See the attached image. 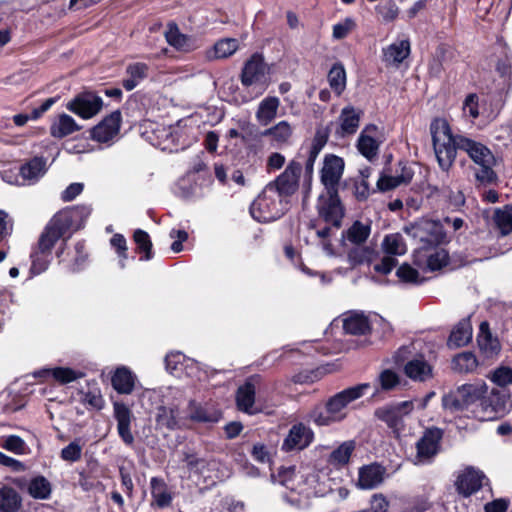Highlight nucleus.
Listing matches in <instances>:
<instances>
[{"instance_id":"nucleus-20","label":"nucleus","mask_w":512,"mask_h":512,"mask_svg":"<svg viewBox=\"0 0 512 512\" xmlns=\"http://www.w3.org/2000/svg\"><path fill=\"white\" fill-rule=\"evenodd\" d=\"M362 111L351 105L344 107L338 117L339 127L336 134L343 138L356 133L359 128Z\"/></svg>"},{"instance_id":"nucleus-11","label":"nucleus","mask_w":512,"mask_h":512,"mask_svg":"<svg viewBox=\"0 0 512 512\" xmlns=\"http://www.w3.org/2000/svg\"><path fill=\"white\" fill-rule=\"evenodd\" d=\"M413 409V401H403L378 408L375 411V416L394 431H399L404 427V417L409 415Z\"/></svg>"},{"instance_id":"nucleus-55","label":"nucleus","mask_w":512,"mask_h":512,"mask_svg":"<svg viewBox=\"0 0 512 512\" xmlns=\"http://www.w3.org/2000/svg\"><path fill=\"white\" fill-rule=\"evenodd\" d=\"M494 221L502 235H508L512 231V209L505 207L495 212Z\"/></svg>"},{"instance_id":"nucleus-33","label":"nucleus","mask_w":512,"mask_h":512,"mask_svg":"<svg viewBox=\"0 0 512 512\" xmlns=\"http://www.w3.org/2000/svg\"><path fill=\"white\" fill-rule=\"evenodd\" d=\"M280 105L279 98L275 96L266 97L263 99L257 109L256 118L261 125H268L277 115V110Z\"/></svg>"},{"instance_id":"nucleus-15","label":"nucleus","mask_w":512,"mask_h":512,"mask_svg":"<svg viewBox=\"0 0 512 512\" xmlns=\"http://www.w3.org/2000/svg\"><path fill=\"white\" fill-rule=\"evenodd\" d=\"M378 134V128L375 125L370 124L364 127L358 137L356 144L357 149L360 154L369 161H373L378 156L380 147Z\"/></svg>"},{"instance_id":"nucleus-59","label":"nucleus","mask_w":512,"mask_h":512,"mask_svg":"<svg viewBox=\"0 0 512 512\" xmlns=\"http://www.w3.org/2000/svg\"><path fill=\"white\" fill-rule=\"evenodd\" d=\"M300 471L296 472L294 467L283 468L279 471L278 480L282 485L292 490L298 489Z\"/></svg>"},{"instance_id":"nucleus-3","label":"nucleus","mask_w":512,"mask_h":512,"mask_svg":"<svg viewBox=\"0 0 512 512\" xmlns=\"http://www.w3.org/2000/svg\"><path fill=\"white\" fill-rule=\"evenodd\" d=\"M90 212L91 209L85 206L59 211L50 219L43 232L40 234L36 248L39 249L40 252L51 254L52 248L71 228L74 219L79 215L88 216Z\"/></svg>"},{"instance_id":"nucleus-36","label":"nucleus","mask_w":512,"mask_h":512,"mask_svg":"<svg viewBox=\"0 0 512 512\" xmlns=\"http://www.w3.org/2000/svg\"><path fill=\"white\" fill-rule=\"evenodd\" d=\"M381 250L392 257L402 256L407 252V245L400 233H391L384 236Z\"/></svg>"},{"instance_id":"nucleus-61","label":"nucleus","mask_w":512,"mask_h":512,"mask_svg":"<svg viewBox=\"0 0 512 512\" xmlns=\"http://www.w3.org/2000/svg\"><path fill=\"white\" fill-rule=\"evenodd\" d=\"M82 447L78 441H73L61 450V458L64 461L76 462L81 458Z\"/></svg>"},{"instance_id":"nucleus-64","label":"nucleus","mask_w":512,"mask_h":512,"mask_svg":"<svg viewBox=\"0 0 512 512\" xmlns=\"http://www.w3.org/2000/svg\"><path fill=\"white\" fill-rule=\"evenodd\" d=\"M354 28H355L354 20L351 18H346L343 22L337 23L333 26V37L338 40L343 39Z\"/></svg>"},{"instance_id":"nucleus-47","label":"nucleus","mask_w":512,"mask_h":512,"mask_svg":"<svg viewBox=\"0 0 512 512\" xmlns=\"http://www.w3.org/2000/svg\"><path fill=\"white\" fill-rule=\"evenodd\" d=\"M239 48V42L235 38H224L217 41L213 47V56L210 58L225 59L232 56Z\"/></svg>"},{"instance_id":"nucleus-31","label":"nucleus","mask_w":512,"mask_h":512,"mask_svg":"<svg viewBox=\"0 0 512 512\" xmlns=\"http://www.w3.org/2000/svg\"><path fill=\"white\" fill-rule=\"evenodd\" d=\"M80 126L68 114H60L51 124L50 134L55 138H64L80 130Z\"/></svg>"},{"instance_id":"nucleus-40","label":"nucleus","mask_w":512,"mask_h":512,"mask_svg":"<svg viewBox=\"0 0 512 512\" xmlns=\"http://www.w3.org/2000/svg\"><path fill=\"white\" fill-rule=\"evenodd\" d=\"M413 173L410 169L402 167L401 173L396 176L384 175L377 181V186L381 191L394 189L401 184H406L411 181Z\"/></svg>"},{"instance_id":"nucleus-14","label":"nucleus","mask_w":512,"mask_h":512,"mask_svg":"<svg viewBox=\"0 0 512 512\" xmlns=\"http://www.w3.org/2000/svg\"><path fill=\"white\" fill-rule=\"evenodd\" d=\"M300 171V165L291 163L275 181L269 183L266 187H272L281 198L288 201V197L297 190Z\"/></svg>"},{"instance_id":"nucleus-28","label":"nucleus","mask_w":512,"mask_h":512,"mask_svg":"<svg viewBox=\"0 0 512 512\" xmlns=\"http://www.w3.org/2000/svg\"><path fill=\"white\" fill-rule=\"evenodd\" d=\"M460 390L459 396L465 400L467 407L479 404L484 394L487 393L488 385L484 381L474 383H466L458 387Z\"/></svg>"},{"instance_id":"nucleus-48","label":"nucleus","mask_w":512,"mask_h":512,"mask_svg":"<svg viewBox=\"0 0 512 512\" xmlns=\"http://www.w3.org/2000/svg\"><path fill=\"white\" fill-rule=\"evenodd\" d=\"M370 232V225L364 224L360 221H355L345 232V237L349 242L356 245H361L367 240Z\"/></svg>"},{"instance_id":"nucleus-49","label":"nucleus","mask_w":512,"mask_h":512,"mask_svg":"<svg viewBox=\"0 0 512 512\" xmlns=\"http://www.w3.org/2000/svg\"><path fill=\"white\" fill-rule=\"evenodd\" d=\"M494 165L495 158L493 161H488L487 163H481L477 165L474 176L478 185L487 186L496 182L497 174L493 170Z\"/></svg>"},{"instance_id":"nucleus-58","label":"nucleus","mask_w":512,"mask_h":512,"mask_svg":"<svg viewBox=\"0 0 512 512\" xmlns=\"http://www.w3.org/2000/svg\"><path fill=\"white\" fill-rule=\"evenodd\" d=\"M396 275L404 283L420 284L423 281L420 278L419 272L407 263L402 264L397 269Z\"/></svg>"},{"instance_id":"nucleus-62","label":"nucleus","mask_w":512,"mask_h":512,"mask_svg":"<svg viewBox=\"0 0 512 512\" xmlns=\"http://www.w3.org/2000/svg\"><path fill=\"white\" fill-rule=\"evenodd\" d=\"M379 382L382 389L391 390L399 384L400 379L396 372L386 369L379 375Z\"/></svg>"},{"instance_id":"nucleus-12","label":"nucleus","mask_w":512,"mask_h":512,"mask_svg":"<svg viewBox=\"0 0 512 512\" xmlns=\"http://www.w3.org/2000/svg\"><path fill=\"white\" fill-rule=\"evenodd\" d=\"M442 431L439 428L427 429L416 443V463L426 464L438 453Z\"/></svg>"},{"instance_id":"nucleus-21","label":"nucleus","mask_w":512,"mask_h":512,"mask_svg":"<svg viewBox=\"0 0 512 512\" xmlns=\"http://www.w3.org/2000/svg\"><path fill=\"white\" fill-rule=\"evenodd\" d=\"M297 490L306 497L322 495L324 489L320 483V472L313 468L301 470Z\"/></svg>"},{"instance_id":"nucleus-2","label":"nucleus","mask_w":512,"mask_h":512,"mask_svg":"<svg viewBox=\"0 0 512 512\" xmlns=\"http://www.w3.org/2000/svg\"><path fill=\"white\" fill-rule=\"evenodd\" d=\"M434 153L440 169L448 172L456 159L461 136L454 137L449 123L444 118H435L430 124Z\"/></svg>"},{"instance_id":"nucleus-29","label":"nucleus","mask_w":512,"mask_h":512,"mask_svg":"<svg viewBox=\"0 0 512 512\" xmlns=\"http://www.w3.org/2000/svg\"><path fill=\"white\" fill-rule=\"evenodd\" d=\"M472 339V326L469 319H462L451 331L447 345L459 348L467 345Z\"/></svg>"},{"instance_id":"nucleus-27","label":"nucleus","mask_w":512,"mask_h":512,"mask_svg":"<svg viewBox=\"0 0 512 512\" xmlns=\"http://www.w3.org/2000/svg\"><path fill=\"white\" fill-rule=\"evenodd\" d=\"M178 409L174 407L159 406L155 411L156 427L159 429L175 430L182 427L178 417Z\"/></svg>"},{"instance_id":"nucleus-38","label":"nucleus","mask_w":512,"mask_h":512,"mask_svg":"<svg viewBox=\"0 0 512 512\" xmlns=\"http://www.w3.org/2000/svg\"><path fill=\"white\" fill-rule=\"evenodd\" d=\"M20 506L21 497L14 488H0V512H17Z\"/></svg>"},{"instance_id":"nucleus-46","label":"nucleus","mask_w":512,"mask_h":512,"mask_svg":"<svg viewBox=\"0 0 512 512\" xmlns=\"http://www.w3.org/2000/svg\"><path fill=\"white\" fill-rule=\"evenodd\" d=\"M478 366L476 356L471 352H462L452 360V368L459 373L473 372Z\"/></svg>"},{"instance_id":"nucleus-22","label":"nucleus","mask_w":512,"mask_h":512,"mask_svg":"<svg viewBox=\"0 0 512 512\" xmlns=\"http://www.w3.org/2000/svg\"><path fill=\"white\" fill-rule=\"evenodd\" d=\"M458 148L465 151L476 165L494 159L492 152L485 145L466 137L459 138Z\"/></svg>"},{"instance_id":"nucleus-63","label":"nucleus","mask_w":512,"mask_h":512,"mask_svg":"<svg viewBox=\"0 0 512 512\" xmlns=\"http://www.w3.org/2000/svg\"><path fill=\"white\" fill-rule=\"evenodd\" d=\"M184 360V356L177 353H170L165 358L166 369L176 376H179V372L182 370V361Z\"/></svg>"},{"instance_id":"nucleus-13","label":"nucleus","mask_w":512,"mask_h":512,"mask_svg":"<svg viewBox=\"0 0 512 512\" xmlns=\"http://www.w3.org/2000/svg\"><path fill=\"white\" fill-rule=\"evenodd\" d=\"M314 440L313 430L303 424L296 423L289 429L283 440L281 449L284 452L300 451L306 449Z\"/></svg>"},{"instance_id":"nucleus-5","label":"nucleus","mask_w":512,"mask_h":512,"mask_svg":"<svg viewBox=\"0 0 512 512\" xmlns=\"http://www.w3.org/2000/svg\"><path fill=\"white\" fill-rule=\"evenodd\" d=\"M288 209V201L281 198L272 187H265L250 207L252 217L259 222L280 218Z\"/></svg>"},{"instance_id":"nucleus-35","label":"nucleus","mask_w":512,"mask_h":512,"mask_svg":"<svg viewBox=\"0 0 512 512\" xmlns=\"http://www.w3.org/2000/svg\"><path fill=\"white\" fill-rule=\"evenodd\" d=\"M46 172V161L42 157H35L20 168L23 180L34 183Z\"/></svg>"},{"instance_id":"nucleus-19","label":"nucleus","mask_w":512,"mask_h":512,"mask_svg":"<svg viewBox=\"0 0 512 512\" xmlns=\"http://www.w3.org/2000/svg\"><path fill=\"white\" fill-rule=\"evenodd\" d=\"M114 417L117 421V431L120 438L127 445L134 443V436L131 432V421L133 414L131 410L123 403H114Z\"/></svg>"},{"instance_id":"nucleus-39","label":"nucleus","mask_w":512,"mask_h":512,"mask_svg":"<svg viewBox=\"0 0 512 512\" xmlns=\"http://www.w3.org/2000/svg\"><path fill=\"white\" fill-rule=\"evenodd\" d=\"M343 328L346 333L363 335L370 331L368 318L362 314H352L343 320Z\"/></svg>"},{"instance_id":"nucleus-51","label":"nucleus","mask_w":512,"mask_h":512,"mask_svg":"<svg viewBox=\"0 0 512 512\" xmlns=\"http://www.w3.org/2000/svg\"><path fill=\"white\" fill-rule=\"evenodd\" d=\"M189 418L196 422H217L219 415L216 412H208L204 407L190 402Z\"/></svg>"},{"instance_id":"nucleus-9","label":"nucleus","mask_w":512,"mask_h":512,"mask_svg":"<svg viewBox=\"0 0 512 512\" xmlns=\"http://www.w3.org/2000/svg\"><path fill=\"white\" fill-rule=\"evenodd\" d=\"M505 402V396L498 389H488L481 402L476 405L474 413L483 421L497 419L505 412Z\"/></svg>"},{"instance_id":"nucleus-30","label":"nucleus","mask_w":512,"mask_h":512,"mask_svg":"<svg viewBox=\"0 0 512 512\" xmlns=\"http://www.w3.org/2000/svg\"><path fill=\"white\" fill-rule=\"evenodd\" d=\"M477 342L480 349L488 356L498 354L501 349L499 340L493 337L489 329V323L486 321L480 324Z\"/></svg>"},{"instance_id":"nucleus-1","label":"nucleus","mask_w":512,"mask_h":512,"mask_svg":"<svg viewBox=\"0 0 512 512\" xmlns=\"http://www.w3.org/2000/svg\"><path fill=\"white\" fill-rule=\"evenodd\" d=\"M369 384H359L344 389L327 401L325 408H315L309 414V419L318 426H328L340 422L346 417V407L352 401L362 397Z\"/></svg>"},{"instance_id":"nucleus-16","label":"nucleus","mask_w":512,"mask_h":512,"mask_svg":"<svg viewBox=\"0 0 512 512\" xmlns=\"http://www.w3.org/2000/svg\"><path fill=\"white\" fill-rule=\"evenodd\" d=\"M121 113L114 111L91 130V138L100 143L112 140L120 129Z\"/></svg>"},{"instance_id":"nucleus-4","label":"nucleus","mask_w":512,"mask_h":512,"mask_svg":"<svg viewBox=\"0 0 512 512\" xmlns=\"http://www.w3.org/2000/svg\"><path fill=\"white\" fill-rule=\"evenodd\" d=\"M242 85L250 89L253 96L250 99L261 96L270 84V66L264 57L254 53L243 65L240 74Z\"/></svg>"},{"instance_id":"nucleus-42","label":"nucleus","mask_w":512,"mask_h":512,"mask_svg":"<svg viewBox=\"0 0 512 512\" xmlns=\"http://www.w3.org/2000/svg\"><path fill=\"white\" fill-rule=\"evenodd\" d=\"M377 251L370 246H360L351 249L348 252V261L352 266L361 265L364 263H371L376 256Z\"/></svg>"},{"instance_id":"nucleus-24","label":"nucleus","mask_w":512,"mask_h":512,"mask_svg":"<svg viewBox=\"0 0 512 512\" xmlns=\"http://www.w3.org/2000/svg\"><path fill=\"white\" fill-rule=\"evenodd\" d=\"M164 35L168 44L179 51L189 52L197 47L195 39L181 33L179 27L174 22L168 23Z\"/></svg>"},{"instance_id":"nucleus-41","label":"nucleus","mask_w":512,"mask_h":512,"mask_svg":"<svg viewBox=\"0 0 512 512\" xmlns=\"http://www.w3.org/2000/svg\"><path fill=\"white\" fill-rule=\"evenodd\" d=\"M151 495L159 508L168 507L171 504L172 496L169 493L165 482L161 479H151Z\"/></svg>"},{"instance_id":"nucleus-44","label":"nucleus","mask_w":512,"mask_h":512,"mask_svg":"<svg viewBox=\"0 0 512 512\" xmlns=\"http://www.w3.org/2000/svg\"><path fill=\"white\" fill-rule=\"evenodd\" d=\"M328 135L323 130H318L313 138L310 150H309V156L305 164L306 171L308 173H312L313 166L316 161V158L318 157L320 151L323 149L325 144L327 143Z\"/></svg>"},{"instance_id":"nucleus-50","label":"nucleus","mask_w":512,"mask_h":512,"mask_svg":"<svg viewBox=\"0 0 512 512\" xmlns=\"http://www.w3.org/2000/svg\"><path fill=\"white\" fill-rule=\"evenodd\" d=\"M460 390L457 387L456 390L449 392L442 398V406L445 410L450 412H460L467 409L465 400L459 396Z\"/></svg>"},{"instance_id":"nucleus-18","label":"nucleus","mask_w":512,"mask_h":512,"mask_svg":"<svg viewBox=\"0 0 512 512\" xmlns=\"http://www.w3.org/2000/svg\"><path fill=\"white\" fill-rule=\"evenodd\" d=\"M484 479L485 475L481 471L468 467L458 475L456 489L461 495L468 497L482 487Z\"/></svg>"},{"instance_id":"nucleus-56","label":"nucleus","mask_w":512,"mask_h":512,"mask_svg":"<svg viewBox=\"0 0 512 512\" xmlns=\"http://www.w3.org/2000/svg\"><path fill=\"white\" fill-rule=\"evenodd\" d=\"M449 262L448 252L444 249H437L427 255L426 265L431 271H436L446 266Z\"/></svg>"},{"instance_id":"nucleus-6","label":"nucleus","mask_w":512,"mask_h":512,"mask_svg":"<svg viewBox=\"0 0 512 512\" xmlns=\"http://www.w3.org/2000/svg\"><path fill=\"white\" fill-rule=\"evenodd\" d=\"M404 230L413 238L426 244L437 245L449 241L442 223L436 220L422 218L406 226Z\"/></svg>"},{"instance_id":"nucleus-17","label":"nucleus","mask_w":512,"mask_h":512,"mask_svg":"<svg viewBox=\"0 0 512 512\" xmlns=\"http://www.w3.org/2000/svg\"><path fill=\"white\" fill-rule=\"evenodd\" d=\"M261 377L253 375L249 377L243 385H241L236 393V403L239 410L253 414V405L255 402L256 389L260 387Z\"/></svg>"},{"instance_id":"nucleus-37","label":"nucleus","mask_w":512,"mask_h":512,"mask_svg":"<svg viewBox=\"0 0 512 512\" xmlns=\"http://www.w3.org/2000/svg\"><path fill=\"white\" fill-rule=\"evenodd\" d=\"M355 449L354 441H345L331 452L328 463L340 468L349 463L350 457Z\"/></svg>"},{"instance_id":"nucleus-10","label":"nucleus","mask_w":512,"mask_h":512,"mask_svg":"<svg viewBox=\"0 0 512 512\" xmlns=\"http://www.w3.org/2000/svg\"><path fill=\"white\" fill-rule=\"evenodd\" d=\"M103 107V100L97 94L85 91L72 100H70L66 108L72 113L80 116L83 119H89L98 114Z\"/></svg>"},{"instance_id":"nucleus-25","label":"nucleus","mask_w":512,"mask_h":512,"mask_svg":"<svg viewBox=\"0 0 512 512\" xmlns=\"http://www.w3.org/2000/svg\"><path fill=\"white\" fill-rule=\"evenodd\" d=\"M403 370L408 378L416 382H425L433 376L432 366L422 356L407 361Z\"/></svg>"},{"instance_id":"nucleus-54","label":"nucleus","mask_w":512,"mask_h":512,"mask_svg":"<svg viewBox=\"0 0 512 512\" xmlns=\"http://www.w3.org/2000/svg\"><path fill=\"white\" fill-rule=\"evenodd\" d=\"M292 134V128L287 121H280L275 126L265 130L264 136H272L276 141L285 142Z\"/></svg>"},{"instance_id":"nucleus-43","label":"nucleus","mask_w":512,"mask_h":512,"mask_svg":"<svg viewBox=\"0 0 512 512\" xmlns=\"http://www.w3.org/2000/svg\"><path fill=\"white\" fill-rule=\"evenodd\" d=\"M42 374L51 375L60 384H68L84 376L82 372L73 370L69 367L45 369L39 372V375Z\"/></svg>"},{"instance_id":"nucleus-8","label":"nucleus","mask_w":512,"mask_h":512,"mask_svg":"<svg viewBox=\"0 0 512 512\" xmlns=\"http://www.w3.org/2000/svg\"><path fill=\"white\" fill-rule=\"evenodd\" d=\"M344 168L345 162L343 158L334 154L325 155L320 171V182L324 187V191H327V193L339 192Z\"/></svg>"},{"instance_id":"nucleus-52","label":"nucleus","mask_w":512,"mask_h":512,"mask_svg":"<svg viewBox=\"0 0 512 512\" xmlns=\"http://www.w3.org/2000/svg\"><path fill=\"white\" fill-rule=\"evenodd\" d=\"M487 377L498 387H506L512 384V369L507 366H499L491 371Z\"/></svg>"},{"instance_id":"nucleus-57","label":"nucleus","mask_w":512,"mask_h":512,"mask_svg":"<svg viewBox=\"0 0 512 512\" xmlns=\"http://www.w3.org/2000/svg\"><path fill=\"white\" fill-rule=\"evenodd\" d=\"M50 256L51 254H48L46 252H40L39 249L35 248V250L31 254V271L34 274H40L44 272L50 264Z\"/></svg>"},{"instance_id":"nucleus-34","label":"nucleus","mask_w":512,"mask_h":512,"mask_svg":"<svg viewBox=\"0 0 512 512\" xmlns=\"http://www.w3.org/2000/svg\"><path fill=\"white\" fill-rule=\"evenodd\" d=\"M148 66L145 63L137 62L127 66V78L123 79L122 85L127 91L133 90L142 80L148 76Z\"/></svg>"},{"instance_id":"nucleus-32","label":"nucleus","mask_w":512,"mask_h":512,"mask_svg":"<svg viewBox=\"0 0 512 512\" xmlns=\"http://www.w3.org/2000/svg\"><path fill=\"white\" fill-rule=\"evenodd\" d=\"M113 388L121 394H130L134 389L135 376L126 367L117 368L112 376Z\"/></svg>"},{"instance_id":"nucleus-23","label":"nucleus","mask_w":512,"mask_h":512,"mask_svg":"<svg viewBox=\"0 0 512 512\" xmlns=\"http://www.w3.org/2000/svg\"><path fill=\"white\" fill-rule=\"evenodd\" d=\"M385 468L379 464H370L359 469L357 486L369 490L377 487L384 481Z\"/></svg>"},{"instance_id":"nucleus-45","label":"nucleus","mask_w":512,"mask_h":512,"mask_svg":"<svg viewBox=\"0 0 512 512\" xmlns=\"http://www.w3.org/2000/svg\"><path fill=\"white\" fill-rule=\"evenodd\" d=\"M328 82L336 95L340 96L346 88V71L342 64L337 63L332 66L328 73Z\"/></svg>"},{"instance_id":"nucleus-26","label":"nucleus","mask_w":512,"mask_h":512,"mask_svg":"<svg viewBox=\"0 0 512 512\" xmlns=\"http://www.w3.org/2000/svg\"><path fill=\"white\" fill-rule=\"evenodd\" d=\"M410 54L409 40H401L390 44L383 50V59L388 65L398 66Z\"/></svg>"},{"instance_id":"nucleus-7","label":"nucleus","mask_w":512,"mask_h":512,"mask_svg":"<svg viewBox=\"0 0 512 512\" xmlns=\"http://www.w3.org/2000/svg\"><path fill=\"white\" fill-rule=\"evenodd\" d=\"M317 211L321 219L327 224L339 228L344 217V207L339 198V192L327 193L323 191L317 200Z\"/></svg>"},{"instance_id":"nucleus-60","label":"nucleus","mask_w":512,"mask_h":512,"mask_svg":"<svg viewBox=\"0 0 512 512\" xmlns=\"http://www.w3.org/2000/svg\"><path fill=\"white\" fill-rule=\"evenodd\" d=\"M134 241L136 242L140 252L145 253L144 260L152 258V242L147 232L138 229L134 232Z\"/></svg>"},{"instance_id":"nucleus-53","label":"nucleus","mask_w":512,"mask_h":512,"mask_svg":"<svg viewBox=\"0 0 512 512\" xmlns=\"http://www.w3.org/2000/svg\"><path fill=\"white\" fill-rule=\"evenodd\" d=\"M29 493L34 498L45 499L50 495V483L44 477H37L29 484Z\"/></svg>"}]
</instances>
